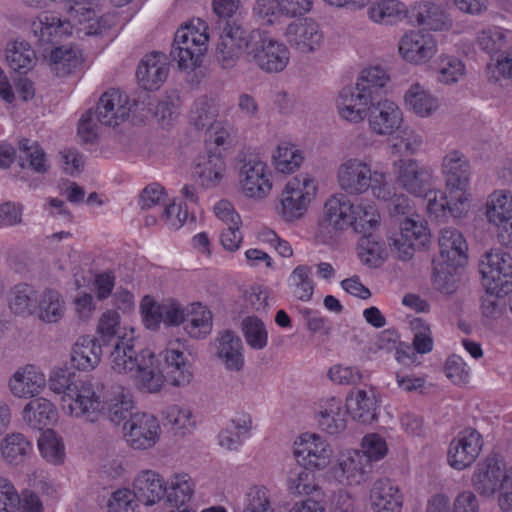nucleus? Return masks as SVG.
<instances>
[{"label": "nucleus", "instance_id": "dca6fc26", "mask_svg": "<svg viewBox=\"0 0 512 512\" xmlns=\"http://www.w3.org/2000/svg\"><path fill=\"white\" fill-rule=\"evenodd\" d=\"M29 27L41 54L58 47L57 45L70 38L74 31V26L68 19L45 12L37 15Z\"/></svg>", "mask_w": 512, "mask_h": 512}, {"label": "nucleus", "instance_id": "9d476101", "mask_svg": "<svg viewBox=\"0 0 512 512\" xmlns=\"http://www.w3.org/2000/svg\"><path fill=\"white\" fill-rule=\"evenodd\" d=\"M248 57L267 73L282 72L290 61V51L285 43L261 30L250 31Z\"/></svg>", "mask_w": 512, "mask_h": 512}, {"label": "nucleus", "instance_id": "8fccbe9b", "mask_svg": "<svg viewBox=\"0 0 512 512\" xmlns=\"http://www.w3.org/2000/svg\"><path fill=\"white\" fill-rule=\"evenodd\" d=\"M37 448L44 461L61 466L66 461V445L63 437L53 429L44 430L37 439Z\"/></svg>", "mask_w": 512, "mask_h": 512}, {"label": "nucleus", "instance_id": "f8f14e48", "mask_svg": "<svg viewBox=\"0 0 512 512\" xmlns=\"http://www.w3.org/2000/svg\"><path fill=\"white\" fill-rule=\"evenodd\" d=\"M479 271L488 294L504 297L512 289V255L501 249L487 252Z\"/></svg>", "mask_w": 512, "mask_h": 512}, {"label": "nucleus", "instance_id": "393cba45", "mask_svg": "<svg viewBox=\"0 0 512 512\" xmlns=\"http://www.w3.org/2000/svg\"><path fill=\"white\" fill-rule=\"evenodd\" d=\"M485 216L488 223L498 228L501 240L512 244V192L507 189L491 192L485 203Z\"/></svg>", "mask_w": 512, "mask_h": 512}, {"label": "nucleus", "instance_id": "2f4dec72", "mask_svg": "<svg viewBox=\"0 0 512 512\" xmlns=\"http://www.w3.org/2000/svg\"><path fill=\"white\" fill-rule=\"evenodd\" d=\"M215 355L224 368L238 372L244 367V348L240 337L233 331L224 330L214 340Z\"/></svg>", "mask_w": 512, "mask_h": 512}, {"label": "nucleus", "instance_id": "4d7b16f0", "mask_svg": "<svg viewBox=\"0 0 512 512\" xmlns=\"http://www.w3.org/2000/svg\"><path fill=\"white\" fill-rule=\"evenodd\" d=\"M163 417L172 430L179 435L190 434L196 427L192 409L187 405L172 404L163 411Z\"/></svg>", "mask_w": 512, "mask_h": 512}, {"label": "nucleus", "instance_id": "ea45409f", "mask_svg": "<svg viewBox=\"0 0 512 512\" xmlns=\"http://www.w3.org/2000/svg\"><path fill=\"white\" fill-rule=\"evenodd\" d=\"M423 196L427 198V212L437 219L445 220L449 216L457 219L464 218L471 208V204L467 201L465 205L460 206L446 189L445 192L430 189Z\"/></svg>", "mask_w": 512, "mask_h": 512}, {"label": "nucleus", "instance_id": "7ed1b4c3", "mask_svg": "<svg viewBox=\"0 0 512 512\" xmlns=\"http://www.w3.org/2000/svg\"><path fill=\"white\" fill-rule=\"evenodd\" d=\"M386 203L394 225L388 235L390 249L397 258L409 260L417 250L430 243V229L427 222L414 211L406 195L395 192L393 198Z\"/></svg>", "mask_w": 512, "mask_h": 512}, {"label": "nucleus", "instance_id": "bf43d9fd", "mask_svg": "<svg viewBox=\"0 0 512 512\" xmlns=\"http://www.w3.org/2000/svg\"><path fill=\"white\" fill-rule=\"evenodd\" d=\"M351 227L358 233H369L380 225V214L376 205L369 201L353 204Z\"/></svg>", "mask_w": 512, "mask_h": 512}, {"label": "nucleus", "instance_id": "49530a36", "mask_svg": "<svg viewBox=\"0 0 512 512\" xmlns=\"http://www.w3.org/2000/svg\"><path fill=\"white\" fill-rule=\"evenodd\" d=\"M194 175L201 187L216 188L226 178V162L222 156L217 154L204 156L196 163Z\"/></svg>", "mask_w": 512, "mask_h": 512}, {"label": "nucleus", "instance_id": "7c9ffc66", "mask_svg": "<svg viewBox=\"0 0 512 512\" xmlns=\"http://www.w3.org/2000/svg\"><path fill=\"white\" fill-rule=\"evenodd\" d=\"M347 415L346 404L340 398L332 396L320 400L315 419L324 432L338 435L347 427Z\"/></svg>", "mask_w": 512, "mask_h": 512}, {"label": "nucleus", "instance_id": "a18cd8bd", "mask_svg": "<svg viewBox=\"0 0 512 512\" xmlns=\"http://www.w3.org/2000/svg\"><path fill=\"white\" fill-rule=\"evenodd\" d=\"M271 163L277 173L292 175L296 173L304 163V152L296 143L281 141L276 145L271 154Z\"/></svg>", "mask_w": 512, "mask_h": 512}, {"label": "nucleus", "instance_id": "412c9836", "mask_svg": "<svg viewBox=\"0 0 512 512\" xmlns=\"http://www.w3.org/2000/svg\"><path fill=\"white\" fill-rule=\"evenodd\" d=\"M287 43L301 55L318 52L325 41L324 31L312 18L290 22L284 32Z\"/></svg>", "mask_w": 512, "mask_h": 512}, {"label": "nucleus", "instance_id": "680f3d73", "mask_svg": "<svg viewBox=\"0 0 512 512\" xmlns=\"http://www.w3.org/2000/svg\"><path fill=\"white\" fill-rule=\"evenodd\" d=\"M38 293L39 291L31 285H16L11 292L10 308L17 314L34 316Z\"/></svg>", "mask_w": 512, "mask_h": 512}, {"label": "nucleus", "instance_id": "1a4fd4ad", "mask_svg": "<svg viewBox=\"0 0 512 512\" xmlns=\"http://www.w3.org/2000/svg\"><path fill=\"white\" fill-rule=\"evenodd\" d=\"M274 183V171L266 160L251 157L242 162L238 172V188L243 198L263 202L271 195Z\"/></svg>", "mask_w": 512, "mask_h": 512}, {"label": "nucleus", "instance_id": "a19ab883", "mask_svg": "<svg viewBox=\"0 0 512 512\" xmlns=\"http://www.w3.org/2000/svg\"><path fill=\"white\" fill-rule=\"evenodd\" d=\"M42 58L51 71L61 77L76 72L83 63L81 50L74 46L54 47L47 53L42 52Z\"/></svg>", "mask_w": 512, "mask_h": 512}, {"label": "nucleus", "instance_id": "338daca9", "mask_svg": "<svg viewBox=\"0 0 512 512\" xmlns=\"http://www.w3.org/2000/svg\"><path fill=\"white\" fill-rule=\"evenodd\" d=\"M243 512H276L270 491L261 485L250 487L244 496Z\"/></svg>", "mask_w": 512, "mask_h": 512}, {"label": "nucleus", "instance_id": "f257e3e1", "mask_svg": "<svg viewBox=\"0 0 512 512\" xmlns=\"http://www.w3.org/2000/svg\"><path fill=\"white\" fill-rule=\"evenodd\" d=\"M49 390L60 396L63 413L85 423H97L104 417L119 425L133 414L135 402L131 392L118 387L106 398L95 384L66 368H54L49 374Z\"/></svg>", "mask_w": 512, "mask_h": 512}, {"label": "nucleus", "instance_id": "6e6552de", "mask_svg": "<svg viewBox=\"0 0 512 512\" xmlns=\"http://www.w3.org/2000/svg\"><path fill=\"white\" fill-rule=\"evenodd\" d=\"M208 41L207 25L204 21L197 19L181 26L175 33L172 50L173 59L179 69L192 71L200 66Z\"/></svg>", "mask_w": 512, "mask_h": 512}, {"label": "nucleus", "instance_id": "f3484780", "mask_svg": "<svg viewBox=\"0 0 512 512\" xmlns=\"http://www.w3.org/2000/svg\"><path fill=\"white\" fill-rule=\"evenodd\" d=\"M250 32L236 22H227L221 30L215 50V61L223 70L234 69L243 50L248 54Z\"/></svg>", "mask_w": 512, "mask_h": 512}, {"label": "nucleus", "instance_id": "f704fd0d", "mask_svg": "<svg viewBox=\"0 0 512 512\" xmlns=\"http://www.w3.org/2000/svg\"><path fill=\"white\" fill-rule=\"evenodd\" d=\"M168 71L166 55L153 52L142 58L136 71V77L139 85L145 90H156L167 79Z\"/></svg>", "mask_w": 512, "mask_h": 512}, {"label": "nucleus", "instance_id": "e2e57ef3", "mask_svg": "<svg viewBox=\"0 0 512 512\" xmlns=\"http://www.w3.org/2000/svg\"><path fill=\"white\" fill-rule=\"evenodd\" d=\"M360 447L358 451L364 455V461L368 465L382 460L389 452L386 437L376 432L366 434L361 440Z\"/></svg>", "mask_w": 512, "mask_h": 512}, {"label": "nucleus", "instance_id": "5fc2aeb1", "mask_svg": "<svg viewBox=\"0 0 512 512\" xmlns=\"http://www.w3.org/2000/svg\"><path fill=\"white\" fill-rule=\"evenodd\" d=\"M367 17L379 25H393L401 20L403 5L397 0H375L368 3Z\"/></svg>", "mask_w": 512, "mask_h": 512}, {"label": "nucleus", "instance_id": "6ab92c4d", "mask_svg": "<svg viewBox=\"0 0 512 512\" xmlns=\"http://www.w3.org/2000/svg\"><path fill=\"white\" fill-rule=\"evenodd\" d=\"M397 50L404 62L423 66L435 58L439 43L434 35L424 30H408L400 37Z\"/></svg>", "mask_w": 512, "mask_h": 512}, {"label": "nucleus", "instance_id": "e433bc0d", "mask_svg": "<svg viewBox=\"0 0 512 512\" xmlns=\"http://www.w3.org/2000/svg\"><path fill=\"white\" fill-rule=\"evenodd\" d=\"M369 504L373 512H401L403 494L391 480L379 479L370 489Z\"/></svg>", "mask_w": 512, "mask_h": 512}, {"label": "nucleus", "instance_id": "13d9d810", "mask_svg": "<svg viewBox=\"0 0 512 512\" xmlns=\"http://www.w3.org/2000/svg\"><path fill=\"white\" fill-rule=\"evenodd\" d=\"M466 76L465 63L454 55L442 54L439 57L436 68V80L438 83L450 86L459 83Z\"/></svg>", "mask_w": 512, "mask_h": 512}, {"label": "nucleus", "instance_id": "de8ad7c7", "mask_svg": "<svg viewBox=\"0 0 512 512\" xmlns=\"http://www.w3.org/2000/svg\"><path fill=\"white\" fill-rule=\"evenodd\" d=\"M182 324L189 337L198 340L204 339L212 332V312L200 302L192 303L186 307L185 320Z\"/></svg>", "mask_w": 512, "mask_h": 512}, {"label": "nucleus", "instance_id": "09e8293b", "mask_svg": "<svg viewBox=\"0 0 512 512\" xmlns=\"http://www.w3.org/2000/svg\"><path fill=\"white\" fill-rule=\"evenodd\" d=\"M475 42L491 58L512 46V32L500 26H489L476 33Z\"/></svg>", "mask_w": 512, "mask_h": 512}, {"label": "nucleus", "instance_id": "423d86ee", "mask_svg": "<svg viewBox=\"0 0 512 512\" xmlns=\"http://www.w3.org/2000/svg\"><path fill=\"white\" fill-rule=\"evenodd\" d=\"M471 484L484 497L498 493V506L503 512L512 511V466L497 457L489 456L474 468Z\"/></svg>", "mask_w": 512, "mask_h": 512}, {"label": "nucleus", "instance_id": "f03ea898", "mask_svg": "<svg viewBox=\"0 0 512 512\" xmlns=\"http://www.w3.org/2000/svg\"><path fill=\"white\" fill-rule=\"evenodd\" d=\"M107 361L113 373L132 378L140 391L155 394L165 386V377L157 355L150 349L136 352L134 338L117 341Z\"/></svg>", "mask_w": 512, "mask_h": 512}, {"label": "nucleus", "instance_id": "aec40b11", "mask_svg": "<svg viewBox=\"0 0 512 512\" xmlns=\"http://www.w3.org/2000/svg\"><path fill=\"white\" fill-rule=\"evenodd\" d=\"M369 131L380 137H390L398 133L404 124V112L394 100L382 98L373 101L367 116Z\"/></svg>", "mask_w": 512, "mask_h": 512}, {"label": "nucleus", "instance_id": "4c0bfd02", "mask_svg": "<svg viewBox=\"0 0 512 512\" xmlns=\"http://www.w3.org/2000/svg\"><path fill=\"white\" fill-rule=\"evenodd\" d=\"M164 479L155 470H140L132 481V490L145 506H154L163 499Z\"/></svg>", "mask_w": 512, "mask_h": 512}, {"label": "nucleus", "instance_id": "774afa93", "mask_svg": "<svg viewBox=\"0 0 512 512\" xmlns=\"http://www.w3.org/2000/svg\"><path fill=\"white\" fill-rule=\"evenodd\" d=\"M390 80V75L385 68L379 65H370L360 72L355 85L372 93L374 89L385 88Z\"/></svg>", "mask_w": 512, "mask_h": 512}, {"label": "nucleus", "instance_id": "c85d7f7f", "mask_svg": "<svg viewBox=\"0 0 512 512\" xmlns=\"http://www.w3.org/2000/svg\"><path fill=\"white\" fill-rule=\"evenodd\" d=\"M132 108L133 103L125 92L110 89L98 101L97 118L102 125L115 127L128 119Z\"/></svg>", "mask_w": 512, "mask_h": 512}, {"label": "nucleus", "instance_id": "3c124183", "mask_svg": "<svg viewBox=\"0 0 512 512\" xmlns=\"http://www.w3.org/2000/svg\"><path fill=\"white\" fill-rule=\"evenodd\" d=\"M5 60L13 71L26 73L35 66L37 56L27 41L13 40L6 45Z\"/></svg>", "mask_w": 512, "mask_h": 512}, {"label": "nucleus", "instance_id": "052dcab7", "mask_svg": "<svg viewBox=\"0 0 512 512\" xmlns=\"http://www.w3.org/2000/svg\"><path fill=\"white\" fill-rule=\"evenodd\" d=\"M241 331L249 348L260 351L267 347L269 334L262 319L257 316H247L242 319Z\"/></svg>", "mask_w": 512, "mask_h": 512}, {"label": "nucleus", "instance_id": "4468645a", "mask_svg": "<svg viewBox=\"0 0 512 512\" xmlns=\"http://www.w3.org/2000/svg\"><path fill=\"white\" fill-rule=\"evenodd\" d=\"M392 167L396 183L414 196L423 197L437 181L434 168L415 158H400Z\"/></svg>", "mask_w": 512, "mask_h": 512}, {"label": "nucleus", "instance_id": "c03bdc74", "mask_svg": "<svg viewBox=\"0 0 512 512\" xmlns=\"http://www.w3.org/2000/svg\"><path fill=\"white\" fill-rule=\"evenodd\" d=\"M353 203L343 194L330 196L323 210V223L336 231L351 227Z\"/></svg>", "mask_w": 512, "mask_h": 512}, {"label": "nucleus", "instance_id": "0eeeda50", "mask_svg": "<svg viewBox=\"0 0 512 512\" xmlns=\"http://www.w3.org/2000/svg\"><path fill=\"white\" fill-rule=\"evenodd\" d=\"M318 180L303 172L290 178L282 187L276 213L286 223L302 219L318 194Z\"/></svg>", "mask_w": 512, "mask_h": 512}, {"label": "nucleus", "instance_id": "4be33fe9", "mask_svg": "<svg viewBox=\"0 0 512 512\" xmlns=\"http://www.w3.org/2000/svg\"><path fill=\"white\" fill-rule=\"evenodd\" d=\"M314 0H256L254 15L266 25L281 23L283 18H298L309 14Z\"/></svg>", "mask_w": 512, "mask_h": 512}, {"label": "nucleus", "instance_id": "20e7f679", "mask_svg": "<svg viewBox=\"0 0 512 512\" xmlns=\"http://www.w3.org/2000/svg\"><path fill=\"white\" fill-rule=\"evenodd\" d=\"M336 178L339 188L347 195L358 196L370 191L378 201L387 202L395 193L386 170L372 169L369 162L358 157L342 161L337 168Z\"/></svg>", "mask_w": 512, "mask_h": 512}, {"label": "nucleus", "instance_id": "bb28decb", "mask_svg": "<svg viewBox=\"0 0 512 512\" xmlns=\"http://www.w3.org/2000/svg\"><path fill=\"white\" fill-rule=\"evenodd\" d=\"M483 447L480 433L468 428L461 431L449 444L447 452L448 464L456 470H464L472 465Z\"/></svg>", "mask_w": 512, "mask_h": 512}, {"label": "nucleus", "instance_id": "58836bf2", "mask_svg": "<svg viewBox=\"0 0 512 512\" xmlns=\"http://www.w3.org/2000/svg\"><path fill=\"white\" fill-rule=\"evenodd\" d=\"M33 453L31 440L21 432L5 433L0 438V459L3 463L18 467L23 465Z\"/></svg>", "mask_w": 512, "mask_h": 512}, {"label": "nucleus", "instance_id": "9b49d317", "mask_svg": "<svg viewBox=\"0 0 512 512\" xmlns=\"http://www.w3.org/2000/svg\"><path fill=\"white\" fill-rule=\"evenodd\" d=\"M441 174L445 189L449 191L458 204H471L470 191L472 168L468 157L457 149L449 150L441 160Z\"/></svg>", "mask_w": 512, "mask_h": 512}, {"label": "nucleus", "instance_id": "72a5a7b5", "mask_svg": "<svg viewBox=\"0 0 512 512\" xmlns=\"http://www.w3.org/2000/svg\"><path fill=\"white\" fill-rule=\"evenodd\" d=\"M103 350L100 342L92 335H82L73 343L70 361L79 372H91L101 363Z\"/></svg>", "mask_w": 512, "mask_h": 512}, {"label": "nucleus", "instance_id": "b1692460", "mask_svg": "<svg viewBox=\"0 0 512 512\" xmlns=\"http://www.w3.org/2000/svg\"><path fill=\"white\" fill-rule=\"evenodd\" d=\"M140 311L144 326L156 330L161 323L166 326H179L185 320L186 307L175 300L168 299L161 303L147 295L143 297Z\"/></svg>", "mask_w": 512, "mask_h": 512}, {"label": "nucleus", "instance_id": "79ce46f5", "mask_svg": "<svg viewBox=\"0 0 512 512\" xmlns=\"http://www.w3.org/2000/svg\"><path fill=\"white\" fill-rule=\"evenodd\" d=\"M195 483L187 473H174L164 480L163 499L166 504L176 508L187 507L194 495Z\"/></svg>", "mask_w": 512, "mask_h": 512}, {"label": "nucleus", "instance_id": "69168bd1", "mask_svg": "<svg viewBox=\"0 0 512 512\" xmlns=\"http://www.w3.org/2000/svg\"><path fill=\"white\" fill-rule=\"evenodd\" d=\"M219 113L218 104L212 99L201 98L195 101L190 112V122L198 129H208Z\"/></svg>", "mask_w": 512, "mask_h": 512}, {"label": "nucleus", "instance_id": "39448f33", "mask_svg": "<svg viewBox=\"0 0 512 512\" xmlns=\"http://www.w3.org/2000/svg\"><path fill=\"white\" fill-rule=\"evenodd\" d=\"M439 256L435 261L433 284L443 293H452L455 289L457 269L468 260V245L463 234L455 228L440 231Z\"/></svg>", "mask_w": 512, "mask_h": 512}, {"label": "nucleus", "instance_id": "c756f323", "mask_svg": "<svg viewBox=\"0 0 512 512\" xmlns=\"http://www.w3.org/2000/svg\"><path fill=\"white\" fill-rule=\"evenodd\" d=\"M411 17L426 32H446L453 27V19L445 5L436 2H416L411 8Z\"/></svg>", "mask_w": 512, "mask_h": 512}, {"label": "nucleus", "instance_id": "ddd939ff", "mask_svg": "<svg viewBox=\"0 0 512 512\" xmlns=\"http://www.w3.org/2000/svg\"><path fill=\"white\" fill-rule=\"evenodd\" d=\"M292 454L297 463L312 471H324L332 464L334 450L329 441L315 432H303L295 437Z\"/></svg>", "mask_w": 512, "mask_h": 512}, {"label": "nucleus", "instance_id": "2eb2a0df", "mask_svg": "<svg viewBox=\"0 0 512 512\" xmlns=\"http://www.w3.org/2000/svg\"><path fill=\"white\" fill-rule=\"evenodd\" d=\"M161 435L160 422L150 413H134L123 425V439L135 451L153 449L159 443Z\"/></svg>", "mask_w": 512, "mask_h": 512}, {"label": "nucleus", "instance_id": "5701e85b", "mask_svg": "<svg viewBox=\"0 0 512 512\" xmlns=\"http://www.w3.org/2000/svg\"><path fill=\"white\" fill-rule=\"evenodd\" d=\"M372 103L371 92L355 84L342 88L335 99L339 119L351 125H358L367 119Z\"/></svg>", "mask_w": 512, "mask_h": 512}, {"label": "nucleus", "instance_id": "6e6d98bb", "mask_svg": "<svg viewBox=\"0 0 512 512\" xmlns=\"http://www.w3.org/2000/svg\"><path fill=\"white\" fill-rule=\"evenodd\" d=\"M288 288L299 301H310L315 288L311 267L308 265L296 266L288 277Z\"/></svg>", "mask_w": 512, "mask_h": 512}, {"label": "nucleus", "instance_id": "cd10ccee", "mask_svg": "<svg viewBox=\"0 0 512 512\" xmlns=\"http://www.w3.org/2000/svg\"><path fill=\"white\" fill-rule=\"evenodd\" d=\"M402 104L406 112L418 119L433 117L441 107L440 99L424 83H411L403 92Z\"/></svg>", "mask_w": 512, "mask_h": 512}, {"label": "nucleus", "instance_id": "a878e982", "mask_svg": "<svg viewBox=\"0 0 512 512\" xmlns=\"http://www.w3.org/2000/svg\"><path fill=\"white\" fill-rule=\"evenodd\" d=\"M47 385L49 386V378L34 364L19 366L7 380V388L16 399H30L41 395Z\"/></svg>", "mask_w": 512, "mask_h": 512}, {"label": "nucleus", "instance_id": "c9c22d12", "mask_svg": "<svg viewBox=\"0 0 512 512\" xmlns=\"http://www.w3.org/2000/svg\"><path fill=\"white\" fill-rule=\"evenodd\" d=\"M379 399L373 389H353L346 396L348 414L362 424H371L377 418Z\"/></svg>", "mask_w": 512, "mask_h": 512}, {"label": "nucleus", "instance_id": "603ef678", "mask_svg": "<svg viewBox=\"0 0 512 512\" xmlns=\"http://www.w3.org/2000/svg\"><path fill=\"white\" fill-rule=\"evenodd\" d=\"M97 334L104 341H111L116 338L117 341L135 338L134 329L121 323V316L116 310L104 311L97 322Z\"/></svg>", "mask_w": 512, "mask_h": 512}, {"label": "nucleus", "instance_id": "0e129e2a", "mask_svg": "<svg viewBox=\"0 0 512 512\" xmlns=\"http://www.w3.org/2000/svg\"><path fill=\"white\" fill-rule=\"evenodd\" d=\"M486 75L491 82L512 80V46L490 58L486 65Z\"/></svg>", "mask_w": 512, "mask_h": 512}, {"label": "nucleus", "instance_id": "37998d69", "mask_svg": "<svg viewBox=\"0 0 512 512\" xmlns=\"http://www.w3.org/2000/svg\"><path fill=\"white\" fill-rule=\"evenodd\" d=\"M66 313V302L63 295L56 289L44 288L39 291L34 316L41 322L55 324L62 320Z\"/></svg>", "mask_w": 512, "mask_h": 512}, {"label": "nucleus", "instance_id": "864d4df0", "mask_svg": "<svg viewBox=\"0 0 512 512\" xmlns=\"http://www.w3.org/2000/svg\"><path fill=\"white\" fill-rule=\"evenodd\" d=\"M18 163L23 169H31L35 173L45 174L50 169V163L44 149L36 142L22 139L18 143Z\"/></svg>", "mask_w": 512, "mask_h": 512}, {"label": "nucleus", "instance_id": "473e14b6", "mask_svg": "<svg viewBox=\"0 0 512 512\" xmlns=\"http://www.w3.org/2000/svg\"><path fill=\"white\" fill-rule=\"evenodd\" d=\"M23 423L32 430H42L58 420V409L47 397L38 395L30 398L21 410Z\"/></svg>", "mask_w": 512, "mask_h": 512}, {"label": "nucleus", "instance_id": "a211bd4d", "mask_svg": "<svg viewBox=\"0 0 512 512\" xmlns=\"http://www.w3.org/2000/svg\"><path fill=\"white\" fill-rule=\"evenodd\" d=\"M335 463L327 468V477L344 486L363 484L370 473V465L358 449H344L335 456Z\"/></svg>", "mask_w": 512, "mask_h": 512}]
</instances>
